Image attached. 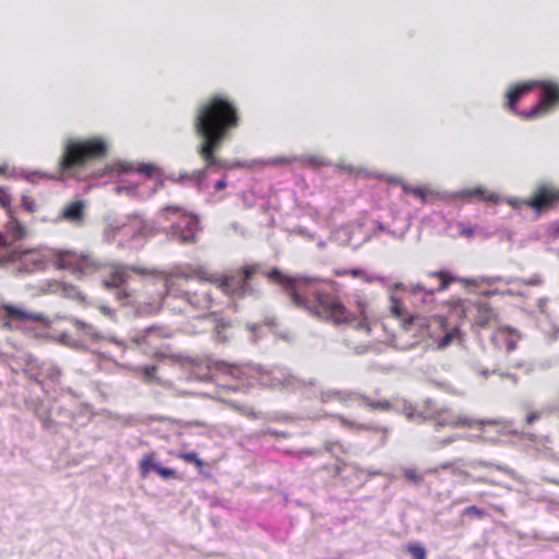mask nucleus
I'll use <instances>...</instances> for the list:
<instances>
[{
	"label": "nucleus",
	"instance_id": "obj_25",
	"mask_svg": "<svg viewBox=\"0 0 559 559\" xmlns=\"http://www.w3.org/2000/svg\"><path fill=\"white\" fill-rule=\"evenodd\" d=\"M467 466L474 472H477L479 469H485L489 473H491L492 471H499V472L510 475L511 477L515 476V473L513 469H511L504 465L495 464L492 462H487V461H483V460H472L467 463Z\"/></svg>",
	"mask_w": 559,
	"mask_h": 559
},
{
	"label": "nucleus",
	"instance_id": "obj_52",
	"mask_svg": "<svg viewBox=\"0 0 559 559\" xmlns=\"http://www.w3.org/2000/svg\"><path fill=\"white\" fill-rule=\"evenodd\" d=\"M372 177L385 180L388 182H400V180L397 178L389 177V176H384V175H372Z\"/></svg>",
	"mask_w": 559,
	"mask_h": 559
},
{
	"label": "nucleus",
	"instance_id": "obj_10",
	"mask_svg": "<svg viewBox=\"0 0 559 559\" xmlns=\"http://www.w3.org/2000/svg\"><path fill=\"white\" fill-rule=\"evenodd\" d=\"M170 336V329L164 325H151L145 329L132 331L127 342L129 345L128 349L134 346L143 354L156 357L160 353L162 342Z\"/></svg>",
	"mask_w": 559,
	"mask_h": 559
},
{
	"label": "nucleus",
	"instance_id": "obj_54",
	"mask_svg": "<svg viewBox=\"0 0 559 559\" xmlns=\"http://www.w3.org/2000/svg\"><path fill=\"white\" fill-rule=\"evenodd\" d=\"M538 418H539V414H538V413H531V414H528V415H527V417H526V423H527L528 425H531V424H533V423H534L536 419H538Z\"/></svg>",
	"mask_w": 559,
	"mask_h": 559
},
{
	"label": "nucleus",
	"instance_id": "obj_35",
	"mask_svg": "<svg viewBox=\"0 0 559 559\" xmlns=\"http://www.w3.org/2000/svg\"><path fill=\"white\" fill-rule=\"evenodd\" d=\"M406 551L413 559H426V549L419 544H408Z\"/></svg>",
	"mask_w": 559,
	"mask_h": 559
},
{
	"label": "nucleus",
	"instance_id": "obj_36",
	"mask_svg": "<svg viewBox=\"0 0 559 559\" xmlns=\"http://www.w3.org/2000/svg\"><path fill=\"white\" fill-rule=\"evenodd\" d=\"M178 457L187 463L194 464L198 467L203 466V461L198 456L195 452H182L178 454Z\"/></svg>",
	"mask_w": 559,
	"mask_h": 559
},
{
	"label": "nucleus",
	"instance_id": "obj_12",
	"mask_svg": "<svg viewBox=\"0 0 559 559\" xmlns=\"http://www.w3.org/2000/svg\"><path fill=\"white\" fill-rule=\"evenodd\" d=\"M255 273L254 266H247L240 274L226 276L219 283V288L223 293L231 295L237 298L246 296H255L257 292L249 283L251 276Z\"/></svg>",
	"mask_w": 559,
	"mask_h": 559
},
{
	"label": "nucleus",
	"instance_id": "obj_2",
	"mask_svg": "<svg viewBox=\"0 0 559 559\" xmlns=\"http://www.w3.org/2000/svg\"><path fill=\"white\" fill-rule=\"evenodd\" d=\"M282 285L292 304L309 314L334 325H350L367 334L371 331V306L367 297L352 295L346 304L335 294L333 286L318 277L288 276L278 269L265 274Z\"/></svg>",
	"mask_w": 559,
	"mask_h": 559
},
{
	"label": "nucleus",
	"instance_id": "obj_18",
	"mask_svg": "<svg viewBox=\"0 0 559 559\" xmlns=\"http://www.w3.org/2000/svg\"><path fill=\"white\" fill-rule=\"evenodd\" d=\"M437 195L443 200H469L472 198H480L487 202H491L495 204H498L501 202V198L497 193L487 192L481 187H476L473 189H464V190H461L457 192H452V193H448V192L437 193Z\"/></svg>",
	"mask_w": 559,
	"mask_h": 559
},
{
	"label": "nucleus",
	"instance_id": "obj_59",
	"mask_svg": "<svg viewBox=\"0 0 559 559\" xmlns=\"http://www.w3.org/2000/svg\"><path fill=\"white\" fill-rule=\"evenodd\" d=\"M393 312L399 317V318H402V310L399 306H394L393 307Z\"/></svg>",
	"mask_w": 559,
	"mask_h": 559
},
{
	"label": "nucleus",
	"instance_id": "obj_14",
	"mask_svg": "<svg viewBox=\"0 0 559 559\" xmlns=\"http://www.w3.org/2000/svg\"><path fill=\"white\" fill-rule=\"evenodd\" d=\"M319 399L323 404L336 400L342 404L347 405L349 401L361 400L371 409L389 411L391 408V403L386 400L373 401L366 395L358 394L352 391H341L335 389L323 390L320 392Z\"/></svg>",
	"mask_w": 559,
	"mask_h": 559
},
{
	"label": "nucleus",
	"instance_id": "obj_55",
	"mask_svg": "<svg viewBox=\"0 0 559 559\" xmlns=\"http://www.w3.org/2000/svg\"><path fill=\"white\" fill-rule=\"evenodd\" d=\"M297 233L301 235L302 237L312 238V236L308 233L306 228H298Z\"/></svg>",
	"mask_w": 559,
	"mask_h": 559
},
{
	"label": "nucleus",
	"instance_id": "obj_17",
	"mask_svg": "<svg viewBox=\"0 0 559 559\" xmlns=\"http://www.w3.org/2000/svg\"><path fill=\"white\" fill-rule=\"evenodd\" d=\"M73 325H74V328L78 331L82 332L90 340H92V341H107V342L116 345L117 347H119L122 353H126V350L129 347L127 341L118 338L117 336H114V335H104L102 332H99L97 330L96 326H94L91 323L84 322V321L79 320V319H74L73 320Z\"/></svg>",
	"mask_w": 559,
	"mask_h": 559
},
{
	"label": "nucleus",
	"instance_id": "obj_63",
	"mask_svg": "<svg viewBox=\"0 0 559 559\" xmlns=\"http://www.w3.org/2000/svg\"><path fill=\"white\" fill-rule=\"evenodd\" d=\"M492 509L503 514V508L500 506H492Z\"/></svg>",
	"mask_w": 559,
	"mask_h": 559
},
{
	"label": "nucleus",
	"instance_id": "obj_43",
	"mask_svg": "<svg viewBox=\"0 0 559 559\" xmlns=\"http://www.w3.org/2000/svg\"><path fill=\"white\" fill-rule=\"evenodd\" d=\"M461 438H463L461 435H454V436H451L449 438L436 440V448L447 447L448 444H450V443H452L455 440L461 439Z\"/></svg>",
	"mask_w": 559,
	"mask_h": 559
},
{
	"label": "nucleus",
	"instance_id": "obj_60",
	"mask_svg": "<svg viewBox=\"0 0 559 559\" xmlns=\"http://www.w3.org/2000/svg\"><path fill=\"white\" fill-rule=\"evenodd\" d=\"M367 350V346H359L355 349L356 354H364Z\"/></svg>",
	"mask_w": 559,
	"mask_h": 559
},
{
	"label": "nucleus",
	"instance_id": "obj_4",
	"mask_svg": "<svg viewBox=\"0 0 559 559\" xmlns=\"http://www.w3.org/2000/svg\"><path fill=\"white\" fill-rule=\"evenodd\" d=\"M5 228L7 236L0 233V266L13 265L19 273H35L53 264L58 269L82 275L104 267V264L93 255L75 251L11 248L10 241L23 239L27 231L12 215H9Z\"/></svg>",
	"mask_w": 559,
	"mask_h": 559
},
{
	"label": "nucleus",
	"instance_id": "obj_61",
	"mask_svg": "<svg viewBox=\"0 0 559 559\" xmlns=\"http://www.w3.org/2000/svg\"><path fill=\"white\" fill-rule=\"evenodd\" d=\"M246 415L249 418H253V419L258 418L257 414L253 411L246 412Z\"/></svg>",
	"mask_w": 559,
	"mask_h": 559
},
{
	"label": "nucleus",
	"instance_id": "obj_50",
	"mask_svg": "<svg viewBox=\"0 0 559 559\" xmlns=\"http://www.w3.org/2000/svg\"><path fill=\"white\" fill-rule=\"evenodd\" d=\"M99 310L106 317L114 318L115 316V311L108 306H100Z\"/></svg>",
	"mask_w": 559,
	"mask_h": 559
},
{
	"label": "nucleus",
	"instance_id": "obj_56",
	"mask_svg": "<svg viewBox=\"0 0 559 559\" xmlns=\"http://www.w3.org/2000/svg\"><path fill=\"white\" fill-rule=\"evenodd\" d=\"M96 356L99 360H112L106 353H97Z\"/></svg>",
	"mask_w": 559,
	"mask_h": 559
},
{
	"label": "nucleus",
	"instance_id": "obj_64",
	"mask_svg": "<svg viewBox=\"0 0 559 559\" xmlns=\"http://www.w3.org/2000/svg\"><path fill=\"white\" fill-rule=\"evenodd\" d=\"M554 233L556 235H559V223L556 225L555 229H554Z\"/></svg>",
	"mask_w": 559,
	"mask_h": 559
},
{
	"label": "nucleus",
	"instance_id": "obj_57",
	"mask_svg": "<svg viewBox=\"0 0 559 559\" xmlns=\"http://www.w3.org/2000/svg\"><path fill=\"white\" fill-rule=\"evenodd\" d=\"M551 194H552L555 203L557 201H559V189H551Z\"/></svg>",
	"mask_w": 559,
	"mask_h": 559
},
{
	"label": "nucleus",
	"instance_id": "obj_49",
	"mask_svg": "<svg viewBox=\"0 0 559 559\" xmlns=\"http://www.w3.org/2000/svg\"><path fill=\"white\" fill-rule=\"evenodd\" d=\"M474 227H476V228H477V234H476V236H483V237H485V238H488V237H490V236H492V235H493V233H492V231H486V230H485V228H484V227H481V226H479V225H475Z\"/></svg>",
	"mask_w": 559,
	"mask_h": 559
},
{
	"label": "nucleus",
	"instance_id": "obj_11",
	"mask_svg": "<svg viewBox=\"0 0 559 559\" xmlns=\"http://www.w3.org/2000/svg\"><path fill=\"white\" fill-rule=\"evenodd\" d=\"M130 272L144 274L145 270L135 266L117 264L114 265L110 275L103 281L104 287L107 289H116L115 298L122 305H129L133 302L132 293L124 288V285L130 280Z\"/></svg>",
	"mask_w": 559,
	"mask_h": 559
},
{
	"label": "nucleus",
	"instance_id": "obj_5",
	"mask_svg": "<svg viewBox=\"0 0 559 559\" xmlns=\"http://www.w3.org/2000/svg\"><path fill=\"white\" fill-rule=\"evenodd\" d=\"M164 293L158 300L138 307L139 316L156 313L162 307L179 314L206 311L212 307V292L200 267L189 264L173 267L163 277Z\"/></svg>",
	"mask_w": 559,
	"mask_h": 559
},
{
	"label": "nucleus",
	"instance_id": "obj_39",
	"mask_svg": "<svg viewBox=\"0 0 559 559\" xmlns=\"http://www.w3.org/2000/svg\"><path fill=\"white\" fill-rule=\"evenodd\" d=\"M413 326H426V319L419 317H411L409 320L404 323V329L411 331Z\"/></svg>",
	"mask_w": 559,
	"mask_h": 559
},
{
	"label": "nucleus",
	"instance_id": "obj_15",
	"mask_svg": "<svg viewBox=\"0 0 559 559\" xmlns=\"http://www.w3.org/2000/svg\"><path fill=\"white\" fill-rule=\"evenodd\" d=\"M451 278L443 272L431 273L426 282L409 285V292L413 295L424 294L423 301L427 302L432 299V296L437 292L444 290Z\"/></svg>",
	"mask_w": 559,
	"mask_h": 559
},
{
	"label": "nucleus",
	"instance_id": "obj_45",
	"mask_svg": "<svg viewBox=\"0 0 559 559\" xmlns=\"http://www.w3.org/2000/svg\"><path fill=\"white\" fill-rule=\"evenodd\" d=\"M452 465H453V464H452L451 462H445V463L440 464V465H439V466H437V467L429 468V469L426 472V474H437V473H439V471H441V469H449V468H451V467H452Z\"/></svg>",
	"mask_w": 559,
	"mask_h": 559
},
{
	"label": "nucleus",
	"instance_id": "obj_26",
	"mask_svg": "<svg viewBox=\"0 0 559 559\" xmlns=\"http://www.w3.org/2000/svg\"><path fill=\"white\" fill-rule=\"evenodd\" d=\"M454 474L464 476L473 483L488 484V485H492V486H502V484L499 480L489 476V474H490L489 472L486 475H483V474H473L472 472L465 471V469H456V471H454Z\"/></svg>",
	"mask_w": 559,
	"mask_h": 559
},
{
	"label": "nucleus",
	"instance_id": "obj_46",
	"mask_svg": "<svg viewBox=\"0 0 559 559\" xmlns=\"http://www.w3.org/2000/svg\"><path fill=\"white\" fill-rule=\"evenodd\" d=\"M60 342L64 345L76 347V342L67 333L60 335Z\"/></svg>",
	"mask_w": 559,
	"mask_h": 559
},
{
	"label": "nucleus",
	"instance_id": "obj_8",
	"mask_svg": "<svg viewBox=\"0 0 559 559\" xmlns=\"http://www.w3.org/2000/svg\"><path fill=\"white\" fill-rule=\"evenodd\" d=\"M152 234V226L138 214L124 218L110 221L104 229V239L110 243L118 241L122 247L123 242L133 241L148 237Z\"/></svg>",
	"mask_w": 559,
	"mask_h": 559
},
{
	"label": "nucleus",
	"instance_id": "obj_23",
	"mask_svg": "<svg viewBox=\"0 0 559 559\" xmlns=\"http://www.w3.org/2000/svg\"><path fill=\"white\" fill-rule=\"evenodd\" d=\"M468 313L472 316L474 324L479 328H488L496 320L493 310L485 304L472 306Z\"/></svg>",
	"mask_w": 559,
	"mask_h": 559
},
{
	"label": "nucleus",
	"instance_id": "obj_34",
	"mask_svg": "<svg viewBox=\"0 0 559 559\" xmlns=\"http://www.w3.org/2000/svg\"><path fill=\"white\" fill-rule=\"evenodd\" d=\"M460 334L459 329H452L451 331L447 332L439 341H438V348L444 349L448 347L455 337H457Z\"/></svg>",
	"mask_w": 559,
	"mask_h": 559
},
{
	"label": "nucleus",
	"instance_id": "obj_7",
	"mask_svg": "<svg viewBox=\"0 0 559 559\" xmlns=\"http://www.w3.org/2000/svg\"><path fill=\"white\" fill-rule=\"evenodd\" d=\"M506 107L525 118L543 117L559 107V83L527 81L511 86L506 93Z\"/></svg>",
	"mask_w": 559,
	"mask_h": 559
},
{
	"label": "nucleus",
	"instance_id": "obj_30",
	"mask_svg": "<svg viewBox=\"0 0 559 559\" xmlns=\"http://www.w3.org/2000/svg\"><path fill=\"white\" fill-rule=\"evenodd\" d=\"M333 417L336 418L341 423L342 427H344L350 431H362V430L371 429V427L369 425L349 420L346 417H344L343 415H333Z\"/></svg>",
	"mask_w": 559,
	"mask_h": 559
},
{
	"label": "nucleus",
	"instance_id": "obj_29",
	"mask_svg": "<svg viewBox=\"0 0 559 559\" xmlns=\"http://www.w3.org/2000/svg\"><path fill=\"white\" fill-rule=\"evenodd\" d=\"M39 373L51 382H59L62 376L61 369L51 362H43L39 367Z\"/></svg>",
	"mask_w": 559,
	"mask_h": 559
},
{
	"label": "nucleus",
	"instance_id": "obj_47",
	"mask_svg": "<svg viewBox=\"0 0 559 559\" xmlns=\"http://www.w3.org/2000/svg\"><path fill=\"white\" fill-rule=\"evenodd\" d=\"M461 436L463 437L462 439H467V440H484V441H493L495 440L493 438L487 437L485 435H477V436L461 435Z\"/></svg>",
	"mask_w": 559,
	"mask_h": 559
},
{
	"label": "nucleus",
	"instance_id": "obj_22",
	"mask_svg": "<svg viewBox=\"0 0 559 559\" xmlns=\"http://www.w3.org/2000/svg\"><path fill=\"white\" fill-rule=\"evenodd\" d=\"M115 365L119 368L131 372L133 376L140 378L145 383H157L158 378L156 376L157 367L155 365L151 366H132L129 364H119L116 360H112Z\"/></svg>",
	"mask_w": 559,
	"mask_h": 559
},
{
	"label": "nucleus",
	"instance_id": "obj_3",
	"mask_svg": "<svg viewBox=\"0 0 559 559\" xmlns=\"http://www.w3.org/2000/svg\"><path fill=\"white\" fill-rule=\"evenodd\" d=\"M239 118L236 107L223 96H214L202 103L195 114L193 128L201 138L197 145L198 155L205 162L202 169L192 173L168 174L165 179L183 187L195 188L199 192L209 189L207 174L214 169L238 168L245 164H230L215 156L229 130L236 128Z\"/></svg>",
	"mask_w": 559,
	"mask_h": 559
},
{
	"label": "nucleus",
	"instance_id": "obj_27",
	"mask_svg": "<svg viewBox=\"0 0 559 559\" xmlns=\"http://www.w3.org/2000/svg\"><path fill=\"white\" fill-rule=\"evenodd\" d=\"M158 466L159 464L156 462V455L154 452L143 455L139 463L140 476L142 478H146L152 471L156 473V468Z\"/></svg>",
	"mask_w": 559,
	"mask_h": 559
},
{
	"label": "nucleus",
	"instance_id": "obj_6",
	"mask_svg": "<svg viewBox=\"0 0 559 559\" xmlns=\"http://www.w3.org/2000/svg\"><path fill=\"white\" fill-rule=\"evenodd\" d=\"M216 377L217 384L225 391H242L255 382L273 389H285L289 391L300 390L307 385H316L314 379L304 380L292 374L287 369L274 367L265 370L253 365H236L225 361L206 364V373L200 379Z\"/></svg>",
	"mask_w": 559,
	"mask_h": 559
},
{
	"label": "nucleus",
	"instance_id": "obj_53",
	"mask_svg": "<svg viewBox=\"0 0 559 559\" xmlns=\"http://www.w3.org/2000/svg\"><path fill=\"white\" fill-rule=\"evenodd\" d=\"M501 294L503 295H509V296H520V297H524L525 294L522 293V292H515V290H512V289H507L504 292H501Z\"/></svg>",
	"mask_w": 559,
	"mask_h": 559
},
{
	"label": "nucleus",
	"instance_id": "obj_13",
	"mask_svg": "<svg viewBox=\"0 0 559 559\" xmlns=\"http://www.w3.org/2000/svg\"><path fill=\"white\" fill-rule=\"evenodd\" d=\"M433 424L435 430H439L442 427H466V428H479L485 432L486 426H493L497 424L496 420H477L463 415H455L448 409L437 412L430 416Z\"/></svg>",
	"mask_w": 559,
	"mask_h": 559
},
{
	"label": "nucleus",
	"instance_id": "obj_37",
	"mask_svg": "<svg viewBox=\"0 0 559 559\" xmlns=\"http://www.w3.org/2000/svg\"><path fill=\"white\" fill-rule=\"evenodd\" d=\"M457 227H459V234L460 236L462 237H465V238H473L476 236L477 234V228L474 227V226H471V225H466L465 223L463 222H459L457 223Z\"/></svg>",
	"mask_w": 559,
	"mask_h": 559
},
{
	"label": "nucleus",
	"instance_id": "obj_41",
	"mask_svg": "<svg viewBox=\"0 0 559 559\" xmlns=\"http://www.w3.org/2000/svg\"><path fill=\"white\" fill-rule=\"evenodd\" d=\"M21 205L25 211H27L29 213L34 212L35 207H36L35 201L31 197H27V195L22 197Z\"/></svg>",
	"mask_w": 559,
	"mask_h": 559
},
{
	"label": "nucleus",
	"instance_id": "obj_1",
	"mask_svg": "<svg viewBox=\"0 0 559 559\" xmlns=\"http://www.w3.org/2000/svg\"><path fill=\"white\" fill-rule=\"evenodd\" d=\"M109 144L105 138H68L63 141L58 163V175L48 176L44 173L28 174L26 179L35 182L37 178H69L91 180L117 178L120 183L115 187L117 193L145 199L163 187V173L153 164H133L117 162L97 166V163L108 154Z\"/></svg>",
	"mask_w": 559,
	"mask_h": 559
},
{
	"label": "nucleus",
	"instance_id": "obj_51",
	"mask_svg": "<svg viewBox=\"0 0 559 559\" xmlns=\"http://www.w3.org/2000/svg\"><path fill=\"white\" fill-rule=\"evenodd\" d=\"M226 186H227V183H226L225 178H221L219 180H217L215 182L214 189H215L216 192H218V191H222L223 189H225Z\"/></svg>",
	"mask_w": 559,
	"mask_h": 559
},
{
	"label": "nucleus",
	"instance_id": "obj_38",
	"mask_svg": "<svg viewBox=\"0 0 559 559\" xmlns=\"http://www.w3.org/2000/svg\"><path fill=\"white\" fill-rule=\"evenodd\" d=\"M463 515H471L477 519H484L487 515V512L484 509H480L476 506H469L463 510Z\"/></svg>",
	"mask_w": 559,
	"mask_h": 559
},
{
	"label": "nucleus",
	"instance_id": "obj_62",
	"mask_svg": "<svg viewBox=\"0 0 559 559\" xmlns=\"http://www.w3.org/2000/svg\"><path fill=\"white\" fill-rule=\"evenodd\" d=\"M324 448H325V450H326L328 452H332V450H333V443H331V442H326V443H325V445H324Z\"/></svg>",
	"mask_w": 559,
	"mask_h": 559
},
{
	"label": "nucleus",
	"instance_id": "obj_44",
	"mask_svg": "<svg viewBox=\"0 0 559 559\" xmlns=\"http://www.w3.org/2000/svg\"><path fill=\"white\" fill-rule=\"evenodd\" d=\"M11 202V195L3 189H0V204L3 207H8Z\"/></svg>",
	"mask_w": 559,
	"mask_h": 559
},
{
	"label": "nucleus",
	"instance_id": "obj_31",
	"mask_svg": "<svg viewBox=\"0 0 559 559\" xmlns=\"http://www.w3.org/2000/svg\"><path fill=\"white\" fill-rule=\"evenodd\" d=\"M401 186H402V189L404 192L411 193L424 202H426L427 198L432 194V191H430L428 189H424V188H419V187L413 188V187L406 185L405 182H401Z\"/></svg>",
	"mask_w": 559,
	"mask_h": 559
},
{
	"label": "nucleus",
	"instance_id": "obj_24",
	"mask_svg": "<svg viewBox=\"0 0 559 559\" xmlns=\"http://www.w3.org/2000/svg\"><path fill=\"white\" fill-rule=\"evenodd\" d=\"M471 283H474L475 285H478V283H487L488 285L496 283V282H504L506 284H512V283H520L527 286H539L543 284V277L539 274H534L530 278H518V277H509L504 278L501 276L496 277H477L469 281Z\"/></svg>",
	"mask_w": 559,
	"mask_h": 559
},
{
	"label": "nucleus",
	"instance_id": "obj_58",
	"mask_svg": "<svg viewBox=\"0 0 559 559\" xmlns=\"http://www.w3.org/2000/svg\"><path fill=\"white\" fill-rule=\"evenodd\" d=\"M481 294H485V295H496V294H500V292L498 289H488V290H484V292H480Z\"/></svg>",
	"mask_w": 559,
	"mask_h": 559
},
{
	"label": "nucleus",
	"instance_id": "obj_21",
	"mask_svg": "<svg viewBox=\"0 0 559 559\" xmlns=\"http://www.w3.org/2000/svg\"><path fill=\"white\" fill-rule=\"evenodd\" d=\"M85 217V203L76 200L68 203L60 212L58 219L67 221L75 226H81Z\"/></svg>",
	"mask_w": 559,
	"mask_h": 559
},
{
	"label": "nucleus",
	"instance_id": "obj_28",
	"mask_svg": "<svg viewBox=\"0 0 559 559\" xmlns=\"http://www.w3.org/2000/svg\"><path fill=\"white\" fill-rule=\"evenodd\" d=\"M336 274L337 275H352L353 277H359V278H361L366 283H372V282H376V281H380V282L383 281V278L381 276L369 274L365 270L358 269V267L349 269V270H343V271H337Z\"/></svg>",
	"mask_w": 559,
	"mask_h": 559
},
{
	"label": "nucleus",
	"instance_id": "obj_16",
	"mask_svg": "<svg viewBox=\"0 0 559 559\" xmlns=\"http://www.w3.org/2000/svg\"><path fill=\"white\" fill-rule=\"evenodd\" d=\"M506 202L513 209H520L521 206H528L534 209L536 212H540L550 207L555 201L551 194V189L547 187L539 188L534 198L532 199H518L509 198Z\"/></svg>",
	"mask_w": 559,
	"mask_h": 559
},
{
	"label": "nucleus",
	"instance_id": "obj_48",
	"mask_svg": "<svg viewBox=\"0 0 559 559\" xmlns=\"http://www.w3.org/2000/svg\"><path fill=\"white\" fill-rule=\"evenodd\" d=\"M67 295H68L69 297H71V298H78V299H81V300H83V299H84V297H83L82 293H81V292H79V290H76V289H75V288H73V287H71V288L68 290Z\"/></svg>",
	"mask_w": 559,
	"mask_h": 559
},
{
	"label": "nucleus",
	"instance_id": "obj_9",
	"mask_svg": "<svg viewBox=\"0 0 559 559\" xmlns=\"http://www.w3.org/2000/svg\"><path fill=\"white\" fill-rule=\"evenodd\" d=\"M160 214L167 219L174 217L167 230V236L171 240L181 243H192L197 239V233L200 230L198 218L187 213L179 206H165L162 209Z\"/></svg>",
	"mask_w": 559,
	"mask_h": 559
},
{
	"label": "nucleus",
	"instance_id": "obj_40",
	"mask_svg": "<svg viewBox=\"0 0 559 559\" xmlns=\"http://www.w3.org/2000/svg\"><path fill=\"white\" fill-rule=\"evenodd\" d=\"M272 436V437H275V438H288L289 437V433L288 432H285V431H278V430H275V429H272V428H269L266 430H263V431H260L257 433L258 437H262V436Z\"/></svg>",
	"mask_w": 559,
	"mask_h": 559
},
{
	"label": "nucleus",
	"instance_id": "obj_19",
	"mask_svg": "<svg viewBox=\"0 0 559 559\" xmlns=\"http://www.w3.org/2000/svg\"><path fill=\"white\" fill-rule=\"evenodd\" d=\"M0 317L9 320L5 325L11 326L14 323L39 322L44 317L40 313L25 311L20 307L12 305L0 306Z\"/></svg>",
	"mask_w": 559,
	"mask_h": 559
},
{
	"label": "nucleus",
	"instance_id": "obj_42",
	"mask_svg": "<svg viewBox=\"0 0 559 559\" xmlns=\"http://www.w3.org/2000/svg\"><path fill=\"white\" fill-rule=\"evenodd\" d=\"M156 473L164 479L171 478L176 475V471L169 467L158 466Z\"/></svg>",
	"mask_w": 559,
	"mask_h": 559
},
{
	"label": "nucleus",
	"instance_id": "obj_33",
	"mask_svg": "<svg viewBox=\"0 0 559 559\" xmlns=\"http://www.w3.org/2000/svg\"><path fill=\"white\" fill-rule=\"evenodd\" d=\"M476 372L485 378H487L490 373H498L501 378L510 379L514 384L518 383V377L513 373L499 372L498 370H489L487 368L477 367Z\"/></svg>",
	"mask_w": 559,
	"mask_h": 559
},
{
	"label": "nucleus",
	"instance_id": "obj_20",
	"mask_svg": "<svg viewBox=\"0 0 559 559\" xmlns=\"http://www.w3.org/2000/svg\"><path fill=\"white\" fill-rule=\"evenodd\" d=\"M295 162H298L301 164V166L309 168H320L328 165V163L323 158L316 155H307L299 157H273L263 160L262 164L271 166H281L292 164Z\"/></svg>",
	"mask_w": 559,
	"mask_h": 559
},
{
	"label": "nucleus",
	"instance_id": "obj_32",
	"mask_svg": "<svg viewBox=\"0 0 559 559\" xmlns=\"http://www.w3.org/2000/svg\"><path fill=\"white\" fill-rule=\"evenodd\" d=\"M403 476L405 479L414 486H420L424 481V474L417 472L414 467H407L403 469Z\"/></svg>",
	"mask_w": 559,
	"mask_h": 559
}]
</instances>
